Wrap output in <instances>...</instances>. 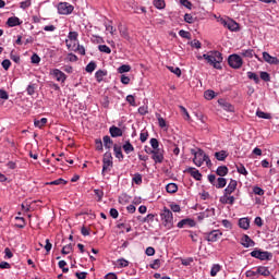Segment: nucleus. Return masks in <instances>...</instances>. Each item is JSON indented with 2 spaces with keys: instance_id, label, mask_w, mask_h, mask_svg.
<instances>
[{
  "instance_id": "obj_1",
  "label": "nucleus",
  "mask_w": 279,
  "mask_h": 279,
  "mask_svg": "<svg viewBox=\"0 0 279 279\" xmlns=\"http://www.w3.org/2000/svg\"><path fill=\"white\" fill-rule=\"evenodd\" d=\"M203 59L206 60L207 64L214 69L221 70V62H223L221 52L217 50L209 51L203 54Z\"/></svg>"
},
{
  "instance_id": "obj_2",
  "label": "nucleus",
  "mask_w": 279,
  "mask_h": 279,
  "mask_svg": "<svg viewBox=\"0 0 279 279\" xmlns=\"http://www.w3.org/2000/svg\"><path fill=\"white\" fill-rule=\"evenodd\" d=\"M160 218L166 230H171V228H173V213L170 209L163 208L160 214Z\"/></svg>"
},
{
  "instance_id": "obj_3",
  "label": "nucleus",
  "mask_w": 279,
  "mask_h": 279,
  "mask_svg": "<svg viewBox=\"0 0 279 279\" xmlns=\"http://www.w3.org/2000/svg\"><path fill=\"white\" fill-rule=\"evenodd\" d=\"M207 178L208 182H210V184L217 189H225L226 184H228V180H226L223 177L217 179L215 174H209Z\"/></svg>"
},
{
  "instance_id": "obj_4",
  "label": "nucleus",
  "mask_w": 279,
  "mask_h": 279,
  "mask_svg": "<svg viewBox=\"0 0 279 279\" xmlns=\"http://www.w3.org/2000/svg\"><path fill=\"white\" fill-rule=\"evenodd\" d=\"M251 256L253 258H257L258 260H271V258H274V255L270 252L260 250H254L251 252Z\"/></svg>"
},
{
  "instance_id": "obj_5",
  "label": "nucleus",
  "mask_w": 279,
  "mask_h": 279,
  "mask_svg": "<svg viewBox=\"0 0 279 279\" xmlns=\"http://www.w3.org/2000/svg\"><path fill=\"white\" fill-rule=\"evenodd\" d=\"M228 64L231 69H241L243 66V59L239 54H230Z\"/></svg>"
},
{
  "instance_id": "obj_6",
  "label": "nucleus",
  "mask_w": 279,
  "mask_h": 279,
  "mask_svg": "<svg viewBox=\"0 0 279 279\" xmlns=\"http://www.w3.org/2000/svg\"><path fill=\"white\" fill-rule=\"evenodd\" d=\"M149 154L153 155V160L156 165H162V162L165 161V150L160 148L151 150V148H149Z\"/></svg>"
},
{
  "instance_id": "obj_7",
  "label": "nucleus",
  "mask_w": 279,
  "mask_h": 279,
  "mask_svg": "<svg viewBox=\"0 0 279 279\" xmlns=\"http://www.w3.org/2000/svg\"><path fill=\"white\" fill-rule=\"evenodd\" d=\"M110 168H112V153L107 151L102 158V173L110 171Z\"/></svg>"
},
{
  "instance_id": "obj_8",
  "label": "nucleus",
  "mask_w": 279,
  "mask_h": 279,
  "mask_svg": "<svg viewBox=\"0 0 279 279\" xmlns=\"http://www.w3.org/2000/svg\"><path fill=\"white\" fill-rule=\"evenodd\" d=\"M221 236H223V232H221L220 230H213L208 233H205V239L209 243H216V241L218 239H221Z\"/></svg>"
},
{
  "instance_id": "obj_9",
  "label": "nucleus",
  "mask_w": 279,
  "mask_h": 279,
  "mask_svg": "<svg viewBox=\"0 0 279 279\" xmlns=\"http://www.w3.org/2000/svg\"><path fill=\"white\" fill-rule=\"evenodd\" d=\"M206 158V153L203 149H198L194 153L193 162L196 167H202L204 165V159Z\"/></svg>"
},
{
  "instance_id": "obj_10",
  "label": "nucleus",
  "mask_w": 279,
  "mask_h": 279,
  "mask_svg": "<svg viewBox=\"0 0 279 279\" xmlns=\"http://www.w3.org/2000/svg\"><path fill=\"white\" fill-rule=\"evenodd\" d=\"M74 8L69 2H60L58 4V12L59 14H71Z\"/></svg>"
},
{
  "instance_id": "obj_11",
  "label": "nucleus",
  "mask_w": 279,
  "mask_h": 279,
  "mask_svg": "<svg viewBox=\"0 0 279 279\" xmlns=\"http://www.w3.org/2000/svg\"><path fill=\"white\" fill-rule=\"evenodd\" d=\"M50 75H52V77H54L57 82H61V84H64V82H66V74L58 69L51 70Z\"/></svg>"
},
{
  "instance_id": "obj_12",
  "label": "nucleus",
  "mask_w": 279,
  "mask_h": 279,
  "mask_svg": "<svg viewBox=\"0 0 279 279\" xmlns=\"http://www.w3.org/2000/svg\"><path fill=\"white\" fill-rule=\"evenodd\" d=\"M221 23L223 24L227 29H230V32H239V23H236L233 20H221Z\"/></svg>"
},
{
  "instance_id": "obj_13",
  "label": "nucleus",
  "mask_w": 279,
  "mask_h": 279,
  "mask_svg": "<svg viewBox=\"0 0 279 279\" xmlns=\"http://www.w3.org/2000/svg\"><path fill=\"white\" fill-rule=\"evenodd\" d=\"M236 186H239V183L236 182V180L231 179L228 186L225 189V197H228V195H231L232 193H234V191H236Z\"/></svg>"
},
{
  "instance_id": "obj_14",
  "label": "nucleus",
  "mask_w": 279,
  "mask_h": 279,
  "mask_svg": "<svg viewBox=\"0 0 279 279\" xmlns=\"http://www.w3.org/2000/svg\"><path fill=\"white\" fill-rule=\"evenodd\" d=\"M187 226L189 228H195V220L191 218L182 219L178 222L177 228H185Z\"/></svg>"
},
{
  "instance_id": "obj_15",
  "label": "nucleus",
  "mask_w": 279,
  "mask_h": 279,
  "mask_svg": "<svg viewBox=\"0 0 279 279\" xmlns=\"http://www.w3.org/2000/svg\"><path fill=\"white\" fill-rule=\"evenodd\" d=\"M241 245H243V247H254L256 243L254 240H252V238H250V235L244 234L241 239Z\"/></svg>"
},
{
  "instance_id": "obj_16",
  "label": "nucleus",
  "mask_w": 279,
  "mask_h": 279,
  "mask_svg": "<svg viewBox=\"0 0 279 279\" xmlns=\"http://www.w3.org/2000/svg\"><path fill=\"white\" fill-rule=\"evenodd\" d=\"M263 60H265L268 64H279V59H277L276 57H271L269 52H263Z\"/></svg>"
},
{
  "instance_id": "obj_17",
  "label": "nucleus",
  "mask_w": 279,
  "mask_h": 279,
  "mask_svg": "<svg viewBox=\"0 0 279 279\" xmlns=\"http://www.w3.org/2000/svg\"><path fill=\"white\" fill-rule=\"evenodd\" d=\"M22 23L23 22L17 16H11L7 21L8 27H16V26L21 25Z\"/></svg>"
},
{
  "instance_id": "obj_18",
  "label": "nucleus",
  "mask_w": 279,
  "mask_h": 279,
  "mask_svg": "<svg viewBox=\"0 0 279 279\" xmlns=\"http://www.w3.org/2000/svg\"><path fill=\"white\" fill-rule=\"evenodd\" d=\"M109 133L111 134L112 138H117L119 136H123V131L119 126H110Z\"/></svg>"
},
{
  "instance_id": "obj_19",
  "label": "nucleus",
  "mask_w": 279,
  "mask_h": 279,
  "mask_svg": "<svg viewBox=\"0 0 279 279\" xmlns=\"http://www.w3.org/2000/svg\"><path fill=\"white\" fill-rule=\"evenodd\" d=\"M241 56H242L243 58H254V56H255V58H256L259 62L262 61V60H260V57H258V54L254 53V50H253V49L242 50Z\"/></svg>"
},
{
  "instance_id": "obj_20",
  "label": "nucleus",
  "mask_w": 279,
  "mask_h": 279,
  "mask_svg": "<svg viewBox=\"0 0 279 279\" xmlns=\"http://www.w3.org/2000/svg\"><path fill=\"white\" fill-rule=\"evenodd\" d=\"M187 173H190V175H192L194 180H198V181L202 180V173L199 172V170L195 168H189Z\"/></svg>"
},
{
  "instance_id": "obj_21",
  "label": "nucleus",
  "mask_w": 279,
  "mask_h": 279,
  "mask_svg": "<svg viewBox=\"0 0 279 279\" xmlns=\"http://www.w3.org/2000/svg\"><path fill=\"white\" fill-rule=\"evenodd\" d=\"M257 274L258 276H264L265 278H267L268 276H271V271H269V268L265 266H258Z\"/></svg>"
},
{
  "instance_id": "obj_22",
  "label": "nucleus",
  "mask_w": 279,
  "mask_h": 279,
  "mask_svg": "<svg viewBox=\"0 0 279 279\" xmlns=\"http://www.w3.org/2000/svg\"><path fill=\"white\" fill-rule=\"evenodd\" d=\"M113 151H114L116 158H118L119 160H123L124 156H123V150L121 146L114 144Z\"/></svg>"
},
{
  "instance_id": "obj_23",
  "label": "nucleus",
  "mask_w": 279,
  "mask_h": 279,
  "mask_svg": "<svg viewBox=\"0 0 279 279\" xmlns=\"http://www.w3.org/2000/svg\"><path fill=\"white\" fill-rule=\"evenodd\" d=\"M229 172V169L226 166H220L216 170V175L219 178H225V175Z\"/></svg>"
},
{
  "instance_id": "obj_24",
  "label": "nucleus",
  "mask_w": 279,
  "mask_h": 279,
  "mask_svg": "<svg viewBox=\"0 0 279 279\" xmlns=\"http://www.w3.org/2000/svg\"><path fill=\"white\" fill-rule=\"evenodd\" d=\"M215 158L216 160L223 161L228 158V151L226 150L217 151L215 153Z\"/></svg>"
},
{
  "instance_id": "obj_25",
  "label": "nucleus",
  "mask_w": 279,
  "mask_h": 279,
  "mask_svg": "<svg viewBox=\"0 0 279 279\" xmlns=\"http://www.w3.org/2000/svg\"><path fill=\"white\" fill-rule=\"evenodd\" d=\"M239 226L240 228H242V230H250V219L241 218L239 220Z\"/></svg>"
},
{
  "instance_id": "obj_26",
  "label": "nucleus",
  "mask_w": 279,
  "mask_h": 279,
  "mask_svg": "<svg viewBox=\"0 0 279 279\" xmlns=\"http://www.w3.org/2000/svg\"><path fill=\"white\" fill-rule=\"evenodd\" d=\"M234 199H235L234 196H230V195L226 196V194H223V197L220 198V202L221 204H230V206H232L234 204Z\"/></svg>"
},
{
  "instance_id": "obj_27",
  "label": "nucleus",
  "mask_w": 279,
  "mask_h": 279,
  "mask_svg": "<svg viewBox=\"0 0 279 279\" xmlns=\"http://www.w3.org/2000/svg\"><path fill=\"white\" fill-rule=\"evenodd\" d=\"M108 75V72L104 71V70H98L95 73V77L97 80V82H104V77H106Z\"/></svg>"
},
{
  "instance_id": "obj_28",
  "label": "nucleus",
  "mask_w": 279,
  "mask_h": 279,
  "mask_svg": "<svg viewBox=\"0 0 279 279\" xmlns=\"http://www.w3.org/2000/svg\"><path fill=\"white\" fill-rule=\"evenodd\" d=\"M122 149L125 154H132V151H134V146L132 145V143H130V141H126L122 146Z\"/></svg>"
},
{
  "instance_id": "obj_29",
  "label": "nucleus",
  "mask_w": 279,
  "mask_h": 279,
  "mask_svg": "<svg viewBox=\"0 0 279 279\" xmlns=\"http://www.w3.org/2000/svg\"><path fill=\"white\" fill-rule=\"evenodd\" d=\"M102 141H104V145H105L106 149H110L114 143V142H112V138H110V136H108V135H105L102 137Z\"/></svg>"
},
{
  "instance_id": "obj_30",
  "label": "nucleus",
  "mask_w": 279,
  "mask_h": 279,
  "mask_svg": "<svg viewBox=\"0 0 279 279\" xmlns=\"http://www.w3.org/2000/svg\"><path fill=\"white\" fill-rule=\"evenodd\" d=\"M153 4L155 5V8H157V10H165V8L167 7L165 0H154Z\"/></svg>"
},
{
  "instance_id": "obj_31",
  "label": "nucleus",
  "mask_w": 279,
  "mask_h": 279,
  "mask_svg": "<svg viewBox=\"0 0 279 279\" xmlns=\"http://www.w3.org/2000/svg\"><path fill=\"white\" fill-rule=\"evenodd\" d=\"M166 191H167V193H170V194L178 193V184H175V183H169V184L166 186Z\"/></svg>"
},
{
  "instance_id": "obj_32",
  "label": "nucleus",
  "mask_w": 279,
  "mask_h": 279,
  "mask_svg": "<svg viewBox=\"0 0 279 279\" xmlns=\"http://www.w3.org/2000/svg\"><path fill=\"white\" fill-rule=\"evenodd\" d=\"M35 128L43 129L45 125H47V118H41L40 120H35L34 121Z\"/></svg>"
},
{
  "instance_id": "obj_33",
  "label": "nucleus",
  "mask_w": 279,
  "mask_h": 279,
  "mask_svg": "<svg viewBox=\"0 0 279 279\" xmlns=\"http://www.w3.org/2000/svg\"><path fill=\"white\" fill-rule=\"evenodd\" d=\"M221 271V265L219 264H215L213 267H211V270H210V276L213 278H215V276H217L218 272Z\"/></svg>"
},
{
  "instance_id": "obj_34",
  "label": "nucleus",
  "mask_w": 279,
  "mask_h": 279,
  "mask_svg": "<svg viewBox=\"0 0 279 279\" xmlns=\"http://www.w3.org/2000/svg\"><path fill=\"white\" fill-rule=\"evenodd\" d=\"M156 118L158 120V124H159V128H167V120H165V118H162V116H160V113H156Z\"/></svg>"
},
{
  "instance_id": "obj_35",
  "label": "nucleus",
  "mask_w": 279,
  "mask_h": 279,
  "mask_svg": "<svg viewBox=\"0 0 279 279\" xmlns=\"http://www.w3.org/2000/svg\"><path fill=\"white\" fill-rule=\"evenodd\" d=\"M15 221H16L15 228H21V229L25 228V218L15 217Z\"/></svg>"
},
{
  "instance_id": "obj_36",
  "label": "nucleus",
  "mask_w": 279,
  "mask_h": 279,
  "mask_svg": "<svg viewBox=\"0 0 279 279\" xmlns=\"http://www.w3.org/2000/svg\"><path fill=\"white\" fill-rule=\"evenodd\" d=\"M245 276H246V278L256 279V278H258L259 275H258V270L256 268L255 270H247L245 272Z\"/></svg>"
},
{
  "instance_id": "obj_37",
  "label": "nucleus",
  "mask_w": 279,
  "mask_h": 279,
  "mask_svg": "<svg viewBox=\"0 0 279 279\" xmlns=\"http://www.w3.org/2000/svg\"><path fill=\"white\" fill-rule=\"evenodd\" d=\"M132 71V66L128 64H123L120 68H118V73L123 74V73H130Z\"/></svg>"
},
{
  "instance_id": "obj_38",
  "label": "nucleus",
  "mask_w": 279,
  "mask_h": 279,
  "mask_svg": "<svg viewBox=\"0 0 279 279\" xmlns=\"http://www.w3.org/2000/svg\"><path fill=\"white\" fill-rule=\"evenodd\" d=\"M97 69V63H95V61H90L87 65L85 71L87 73H93V71H95Z\"/></svg>"
},
{
  "instance_id": "obj_39",
  "label": "nucleus",
  "mask_w": 279,
  "mask_h": 279,
  "mask_svg": "<svg viewBox=\"0 0 279 279\" xmlns=\"http://www.w3.org/2000/svg\"><path fill=\"white\" fill-rule=\"evenodd\" d=\"M118 228L122 230V232H132V227L128 223H119Z\"/></svg>"
},
{
  "instance_id": "obj_40",
  "label": "nucleus",
  "mask_w": 279,
  "mask_h": 279,
  "mask_svg": "<svg viewBox=\"0 0 279 279\" xmlns=\"http://www.w3.org/2000/svg\"><path fill=\"white\" fill-rule=\"evenodd\" d=\"M247 77H248V80H253L255 82V84L260 83V78L254 72H247Z\"/></svg>"
},
{
  "instance_id": "obj_41",
  "label": "nucleus",
  "mask_w": 279,
  "mask_h": 279,
  "mask_svg": "<svg viewBox=\"0 0 279 279\" xmlns=\"http://www.w3.org/2000/svg\"><path fill=\"white\" fill-rule=\"evenodd\" d=\"M238 173H241V175H247V169H245V166L243 163H240L236 166Z\"/></svg>"
},
{
  "instance_id": "obj_42",
  "label": "nucleus",
  "mask_w": 279,
  "mask_h": 279,
  "mask_svg": "<svg viewBox=\"0 0 279 279\" xmlns=\"http://www.w3.org/2000/svg\"><path fill=\"white\" fill-rule=\"evenodd\" d=\"M204 213V217H206V219H208V217H215V208L210 207L207 208Z\"/></svg>"
},
{
  "instance_id": "obj_43",
  "label": "nucleus",
  "mask_w": 279,
  "mask_h": 279,
  "mask_svg": "<svg viewBox=\"0 0 279 279\" xmlns=\"http://www.w3.org/2000/svg\"><path fill=\"white\" fill-rule=\"evenodd\" d=\"M98 49L101 53H112V50L107 45H99Z\"/></svg>"
},
{
  "instance_id": "obj_44",
  "label": "nucleus",
  "mask_w": 279,
  "mask_h": 279,
  "mask_svg": "<svg viewBox=\"0 0 279 279\" xmlns=\"http://www.w3.org/2000/svg\"><path fill=\"white\" fill-rule=\"evenodd\" d=\"M71 252H73V245L72 244H68L65 246L62 247L61 254H71Z\"/></svg>"
},
{
  "instance_id": "obj_45",
  "label": "nucleus",
  "mask_w": 279,
  "mask_h": 279,
  "mask_svg": "<svg viewBox=\"0 0 279 279\" xmlns=\"http://www.w3.org/2000/svg\"><path fill=\"white\" fill-rule=\"evenodd\" d=\"M168 69L171 71V73H174L177 77L182 75V70H180V68L169 66Z\"/></svg>"
},
{
  "instance_id": "obj_46",
  "label": "nucleus",
  "mask_w": 279,
  "mask_h": 279,
  "mask_svg": "<svg viewBox=\"0 0 279 279\" xmlns=\"http://www.w3.org/2000/svg\"><path fill=\"white\" fill-rule=\"evenodd\" d=\"M97 151H104V142L100 138L95 140Z\"/></svg>"
},
{
  "instance_id": "obj_47",
  "label": "nucleus",
  "mask_w": 279,
  "mask_h": 279,
  "mask_svg": "<svg viewBox=\"0 0 279 279\" xmlns=\"http://www.w3.org/2000/svg\"><path fill=\"white\" fill-rule=\"evenodd\" d=\"M130 265V262H128V259L124 258H120L118 259V266L123 269V267H128Z\"/></svg>"
},
{
  "instance_id": "obj_48",
  "label": "nucleus",
  "mask_w": 279,
  "mask_h": 279,
  "mask_svg": "<svg viewBox=\"0 0 279 279\" xmlns=\"http://www.w3.org/2000/svg\"><path fill=\"white\" fill-rule=\"evenodd\" d=\"M179 36H181V38H186L187 40H191V33L184 29H181L179 32Z\"/></svg>"
},
{
  "instance_id": "obj_49",
  "label": "nucleus",
  "mask_w": 279,
  "mask_h": 279,
  "mask_svg": "<svg viewBox=\"0 0 279 279\" xmlns=\"http://www.w3.org/2000/svg\"><path fill=\"white\" fill-rule=\"evenodd\" d=\"M204 97H205V99H208V100L215 99V92L210 90V89L206 90L205 94H204Z\"/></svg>"
},
{
  "instance_id": "obj_50",
  "label": "nucleus",
  "mask_w": 279,
  "mask_h": 279,
  "mask_svg": "<svg viewBox=\"0 0 279 279\" xmlns=\"http://www.w3.org/2000/svg\"><path fill=\"white\" fill-rule=\"evenodd\" d=\"M47 184H52L54 186H59L60 184H66V181L64 179H57L54 181H51L50 183H47Z\"/></svg>"
},
{
  "instance_id": "obj_51",
  "label": "nucleus",
  "mask_w": 279,
  "mask_h": 279,
  "mask_svg": "<svg viewBox=\"0 0 279 279\" xmlns=\"http://www.w3.org/2000/svg\"><path fill=\"white\" fill-rule=\"evenodd\" d=\"M256 114L259 119H271V114L265 113L264 111H257Z\"/></svg>"
},
{
  "instance_id": "obj_52",
  "label": "nucleus",
  "mask_w": 279,
  "mask_h": 279,
  "mask_svg": "<svg viewBox=\"0 0 279 279\" xmlns=\"http://www.w3.org/2000/svg\"><path fill=\"white\" fill-rule=\"evenodd\" d=\"M126 101L130 104V106L136 107V99L134 98L133 95L126 96Z\"/></svg>"
},
{
  "instance_id": "obj_53",
  "label": "nucleus",
  "mask_w": 279,
  "mask_h": 279,
  "mask_svg": "<svg viewBox=\"0 0 279 279\" xmlns=\"http://www.w3.org/2000/svg\"><path fill=\"white\" fill-rule=\"evenodd\" d=\"M32 5V0H26L20 3V8L22 10H27V8H29Z\"/></svg>"
},
{
  "instance_id": "obj_54",
  "label": "nucleus",
  "mask_w": 279,
  "mask_h": 279,
  "mask_svg": "<svg viewBox=\"0 0 279 279\" xmlns=\"http://www.w3.org/2000/svg\"><path fill=\"white\" fill-rule=\"evenodd\" d=\"M10 66H12V62L9 59H4L2 61V69H4V71H8Z\"/></svg>"
},
{
  "instance_id": "obj_55",
  "label": "nucleus",
  "mask_w": 279,
  "mask_h": 279,
  "mask_svg": "<svg viewBox=\"0 0 279 279\" xmlns=\"http://www.w3.org/2000/svg\"><path fill=\"white\" fill-rule=\"evenodd\" d=\"M147 138H149V133H148L147 131L142 132V133L140 134V141H141V143H145V142L147 141Z\"/></svg>"
},
{
  "instance_id": "obj_56",
  "label": "nucleus",
  "mask_w": 279,
  "mask_h": 279,
  "mask_svg": "<svg viewBox=\"0 0 279 279\" xmlns=\"http://www.w3.org/2000/svg\"><path fill=\"white\" fill-rule=\"evenodd\" d=\"M184 21H185V23L193 24V23H195V17H193V15L186 13V14L184 15Z\"/></svg>"
},
{
  "instance_id": "obj_57",
  "label": "nucleus",
  "mask_w": 279,
  "mask_h": 279,
  "mask_svg": "<svg viewBox=\"0 0 279 279\" xmlns=\"http://www.w3.org/2000/svg\"><path fill=\"white\" fill-rule=\"evenodd\" d=\"M150 269H160V259H155L150 265Z\"/></svg>"
},
{
  "instance_id": "obj_58",
  "label": "nucleus",
  "mask_w": 279,
  "mask_h": 279,
  "mask_svg": "<svg viewBox=\"0 0 279 279\" xmlns=\"http://www.w3.org/2000/svg\"><path fill=\"white\" fill-rule=\"evenodd\" d=\"M80 36V34L77 32H70L68 35L69 40H77V37Z\"/></svg>"
},
{
  "instance_id": "obj_59",
  "label": "nucleus",
  "mask_w": 279,
  "mask_h": 279,
  "mask_svg": "<svg viewBox=\"0 0 279 279\" xmlns=\"http://www.w3.org/2000/svg\"><path fill=\"white\" fill-rule=\"evenodd\" d=\"M150 145L153 147V150L160 149L158 148L160 143L156 138H150Z\"/></svg>"
},
{
  "instance_id": "obj_60",
  "label": "nucleus",
  "mask_w": 279,
  "mask_h": 279,
  "mask_svg": "<svg viewBox=\"0 0 279 279\" xmlns=\"http://www.w3.org/2000/svg\"><path fill=\"white\" fill-rule=\"evenodd\" d=\"M222 107L227 110V112H234V106L230 105L229 102H223Z\"/></svg>"
},
{
  "instance_id": "obj_61",
  "label": "nucleus",
  "mask_w": 279,
  "mask_h": 279,
  "mask_svg": "<svg viewBox=\"0 0 279 279\" xmlns=\"http://www.w3.org/2000/svg\"><path fill=\"white\" fill-rule=\"evenodd\" d=\"M31 62L33 64H39L40 63V57L36 53H34L32 57H31Z\"/></svg>"
},
{
  "instance_id": "obj_62",
  "label": "nucleus",
  "mask_w": 279,
  "mask_h": 279,
  "mask_svg": "<svg viewBox=\"0 0 279 279\" xmlns=\"http://www.w3.org/2000/svg\"><path fill=\"white\" fill-rule=\"evenodd\" d=\"M133 182H135L136 184H143V175H141L140 173L135 174L133 178Z\"/></svg>"
},
{
  "instance_id": "obj_63",
  "label": "nucleus",
  "mask_w": 279,
  "mask_h": 279,
  "mask_svg": "<svg viewBox=\"0 0 279 279\" xmlns=\"http://www.w3.org/2000/svg\"><path fill=\"white\" fill-rule=\"evenodd\" d=\"M260 80H263L264 82H270L271 77L269 76V73L260 72Z\"/></svg>"
},
{
  "instance_id": "obj_64",
  "label": "nucleus",
  "mask_w": 279,
  "mask_h": 279,
  "mask_svg": "<svg viewBox=\"0 0 279 279\" xmlns=\"http://www.w3.org/2000/svg\"><path fill=\"white\" fill-rule=\"evenodd\" d=\"M253 193H254L255 195H265V190H263L262 187L255 186V187L253 189Z\"/></svg>"
}]
</instances>
